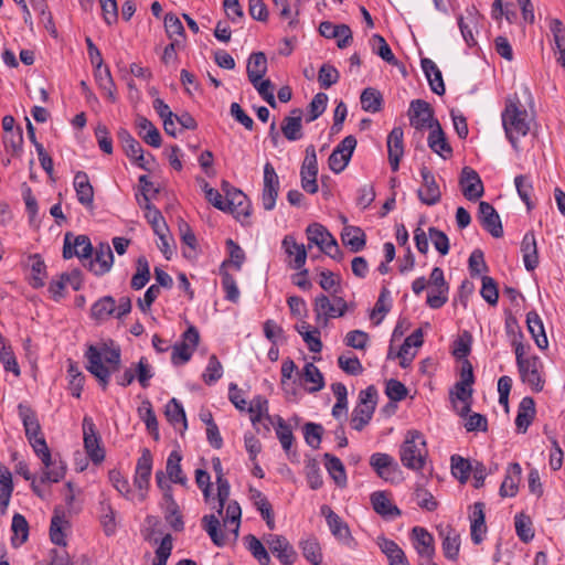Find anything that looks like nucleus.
Wrapping results in <instances>:
<instances>
[{"label":"nucleus","mask_w":565,"mask_h":565,"mask_svg":"<svg viewBox=\"0 0 565 565\" xmlns=\"http://www.w3.org/2000/svg\"><path fill=\"white\" fill-rule=\"evenodd\" d=\"M371 503L373 510L383 518H397L402 514L401 510L390 501L385 491L373 492Z\"/></svg>","instance_id":"obj_30"},{"label":"nucleus","mask_w":565,"mask_h":565,"mask_svg":"<svg viewBox=\"0 0 565 565\" xmlns=\"http://www.w3.org/2000/svg\"><path fill=\"white\" fill-rule=\"evenodd\" d=\"M343 245L350 248L351 252H361L366 244L364 232L358 226H345L341 233Z\"/></svg>","instance_id":"obj_37"},{"label":"nucleus","mask_w":565,"mask_h":565,"mask_svg":"<svg viewBox=\"0 0 565 565\" xmlns=\"http://www.w3.org/2000/svg\"><path fill=\"white\" fill-rule=\"evenodd\" d=\"M116 311V300L113 296H104L90 308V317L96 321H105Z\"/></svg>","instance_id":"obj_44"},{"label":"nucleus","mask_w":565,"mask_h":565,"mask_svg":"<svg viewBox=\"0 0 565 565\" xmlns=\"http://www.w3.org/2000/svg\"><path fill=\"white\" fill-rule=\"evenodd\" d=\"M535 414L536 409L534 399L530 396L524 397L519 405L515 418V426L520 433L524 434L527 430L529 426L535 418Z\"/></svg>","instance_id":"obj_28"},{"label":"nucleus","mask_w":565,"mask_h":565,"mask_svg":"<svg viewBox=\"0 0 565 565\" xmlns=\"http://www.w3.org/2000/svg\"><path fill=\"white\" fill-rule=\"evenodd\" d=\"M136 128L138 129L139 137L149 146L159 148L162 143V138L158 128L146 117L138 115L136 118Z\"/></svg>","instance_id":"obj_24"},{"label":"nucleus","mask_w":565,"mask_h":565,"mask_svg":"<svg viewBox=\"0 0 565 565\" xmlns=\"http://www.w3.org/2000/svg\"><path fill=\"white\" fill-rule=\"evenodd\" d=\"M431 290L427 294L426 303L431 309H439L448 301L450 286L445 279L444 270L440 267H434L429 279L427 280Z\"/></svg>","instance_id":"obj_4"},{"label":"nucleus","mask_w":565,"mask_h":565,"mask_svg":"<svg viewBox=\"0 0 565 565\" xmlns=\"http://www.w3.org/2000/svg\"><path fill=\"white\" fill-rule=\"evenodd\" d=\"M424 189L417 191V196L423 204L435 205L441 200V191L435 180L433 172L423 166L420 169Z\"/></svg>","instance_id":"obj_13"},{"label":"nucleus","mask_w":565,"mask_h":565,"mask_svg":"<svg viewBox=\"0 0 565 565\" xmlns=\"http://www.w3.org/2000/svg\"><path fill=\"white\" fill-rule=\"evenodd\" d=\"M414 548L420 559L433 558L435 555V545L433 535L424 527L415 526L412 530Z\"/></svg>","instance_id":"obj_20"},{"label":"nucleus","mask_w":565,"mask_h":565,"mask_svg":"<svg viewBox=\"0 0 565 565\" xmlns=\"http://www.w3.org/2000/svg\"><path fill=\"white\" fill-rule=\"evenodd\" d=\"M434 124L435 127L430 128L427 139L428 147L444 159H448L452 156V148L449 145L439 121H435Z\"/></svg>","instance_id":"obj_22"},{"label":"nucleus","mask_w":565,"mask_h":565,"mask_svg":"<svg viewBox=\"0 0 565 565\" xmlns=\"http://www.w3.org/2000/svg\"><path fill=\"white\" fill-rule=\"evenodd\" d=\"M95 79L103 92H105L107 98L111 102H116V85L110 74L108 66H96L95 67Z\"/></svg>","instance_id":"obj_43"},{"label":"nucleus","mask_w":565,"mask_h":565,"mask_svg":"<svg viewBox=\"0 0 565 565\" xmlns=\"http://www.w3.org/2000/svg\"><path fill=\"white\" fill-rule=\"evenodd\" d=\"M308 239L317 245L322 253H329V242L335 239L331 233L321 224L312 223L307 227Z\"/></svg>","instance_id":"obj_38"},{"label":"nucleus","mask_w":565,"mask_h":565,"mask_svg":"<svg viewBox=\"0 0 565 565\" xmlns=\"http://www.w3.org/2000/svg\"><path fill=\"white\" fill-rule=\"evenodd\" d=\"M356 147V139L354 136H347L332 151L328 159V164L334 173L342 172L349 164L353 151Z\"/></svg>","instance_id":"obj_6"},{"label":"nucleus","mask_w":565,"mask_h":565,"mask_svg":"<svg viewBox=\"0 0 565 565\" xmlns=\"http://www.w3.org/2000/svg\"><path fill=\"white\" fill-rule=\"evenodd\" d=\"M85 358L87 359V371L97 379L102 388L106 390L111 373L118 372L120 369V348H110L106 342H103L100 347L89 344Z\"/></svg>","instance_id":"obj_1"},{"label":"nucleus","mask_w":565,"mask_h":565,"mask_svg":"<svg viewBox=\"0 0 565 565\" xmlns=\"http://www.w3.org/2000/svg\"><path fill=\"white\" fill-rule=\"evenodd\" d=\"M18 411H19V416L22 419L24 430H25V437L28 438V440H31L32 438H36L40 435H43L38 416H36L35 412L30 406L19 404Z\"/></svg>","instance_id":"obj_31"},{"label":"nucleus","mask_w":565,"mask_h":565,"mask_svg":"<svg viewBox=\"0 0 565 565\" xmlns=\"http://www.w3.org/2000/svg\"><path fill=\"white\" fill-rule=\"evenodd\" d=\"M374 412V405L364 406L358 404L351 414L352 428L361 431L370 423Z\"/></svg>","instance_id":"obj_50"},{"label":"nucleus","mask_w":565,"mask_h":565,"mask_svg":"<svg viewBox=\"0 0 565 565\" xmlns=\"http://www.w3.org/2000/svg\"><path fill=\"white\" fill-rule=\"evenodd\" d=\"M313 311L316 313V320L319 323L321 320L323 321V326H327L330 318H339L337 315L335 306L333 305V300L330 299L327 295L320 294L316 297L313 303Z\"/></svg>","instance_id":"obj_34"},{"label":"nucleus","mask_w":565,"mask_h":565,"mask_svg":"<svg viewBox=\"0 0 565 565\" xmlns=\"http://www.w3.org/2000/svg\"><path fill=\"white\" fill-rule=\"evenodd\" d=\"M181 460H182V456L179 451H177V450L171 451L167 459L166 470H167L168 478L171 482L186 487L188 478L182 472V468H181V463H180Z\"/></svg>","instance_id":"obj_40"},{"label":"nucleus","mask_w":565,"mask_h":565,"mask_svg":"<svg viewBox=\"0 0 565 565\" xmlns=\"http://www.w3.org/2000/svg\"><path fill=\"white\" fill-rule=\"evenodd\" d=\"M74 189L78 202L88 207H93L94 188L89 182L88 174L85 171H77L74 177Z\"/></svg>","instance_id":"obj_23"},{"label":"nucleus","mask_w":565,"mask_h":565,"mask_svg":"<svg viewBox=\"0 0 565 565\" xmlns=\"http://www.w3.org/2000/svg\"><path fill=\"white\" fill-rule=\"evenodd\" d=\"M502 125L507 138L514 149H518V141L530 131V119L525 108L515 98H509L502 111Z\"/></svg>","instance_id":"obj_2"},{"label":"nucleus","mask_w":565,"mask_h":565,"mask_svg":"<svg viewBox=\"0 0 565 565\" xmlns=\"http://www.w3.org/2000/svg\"><path fill=\"white\" fill-rule=\"evenodd\" d=\"M302 431L307 445L313 449H319L324 431L322 425L308 422L302 426Z\"/></svg>","instance_id":"obj_59"},{"label":"nucleus","mask_w":565,"mask_h":565,"mask_svg":"<svg viewBox=\"0 0 565 565\" xmlns=\"http://www.w3.org/2000/svg\"><path fill=\"white\" fill-rule=\"evenodd\" d=\"M276 435L279 439L282 449L286 451L288 458L291 461H297V451L291 450L292 443L295 440L290 426L281 418L277 417Z\"/></svg>","instance_id":"obj_36"},{"label":"nucleus","mask_w":565,"mask_h":565,"mask_svg":"<svg viewBox=\"0 0 565 565\" xmlns=\"http://www.w3.org/2000/svg\"><path fill=\"white\" fill-rule=\"evenodd\" d=\"M143 209L146 210L145 217L156 234L169 233V227L161 212L153 204L145 203Z\"/></svg>","instance_id":"obj_51"},{"label":"nucleus","mask_w":565,"mask_h":565,"mask_svg":"<svg viewBox=\"0 0 565 565\" xmlns=\"http://www.w3.org/2000/svg\"><path fill=\"white\" fill-rule=\"evenodd\" d=\"M321 514L326 516L331 533L343 544L352 547L354 539L351 535L348 524L327 504L321 507Z\"/></svg>","instance_id":"obj_14"},{"label":"nucleus","mask_w":565,"mask_h":565,"mask_svg":"<svg viewBox=\"0 0 565 565\" xmlns=\"http://www.w3.org/2000/svg\"><path fill=\"white\" fill-rule=\"evenodd\" d=\"M515 531L519 536V539L524 542L529 543L534 537V530L532 527V521L531 518L525 515L523 512L515 515Z\"/></svg>","instance_id":"obj_60"},{"label":"nucleus","mask_w":565,"mask_h":565,"mask_svg":"<svg viewBox=\"0 0 565 565\" xmlns=\"http://www.w3.org/2000/svg\"><path fill=\"white\" fill-rule=\"evenodd\" d=\"M117 139L128 158L130 156H135L137 152H140V149L142 148L140 142L136 140L126 128L118 129Z\"/></svg>","instance_id":"obj_63"},{"label":"nucleus","mask_w":565,"mask_h":565,"mask_svg":"<svg viewBox=\"0 0 565 565\" xmlns=\"http://www.w3.org/2000/svg\"><path fill=\"white\" fill-rule=\"evenodd\" d=\"M246 548L259 562L260 565H269L270 557L264 544L253 534L244 537Z\"/></svg>","instance_id":"obj_53"},{"label":"nucleus","mask_w":565,"mask_h":565,"mask_svg":"<svg viewBox=\"0 0 565 565\" xmlns=\"http://www.w3.org/2000/svg\"><path fill=\"white\" fill-rule=\"evenodd\" d=\"M362 109L369 113H377L383 106V96L376 88L367 87L360 96Z\"/></svg>","instance_id":"obj_47"},{"label":"nucleus","mask_w":565,"mask_h":565,"mask_svg":"<svg viewBox=\"0 0 565 565\" xmlns=\"http://www.w3.org/2000/svg\"><path fill=\"white\" fill-rule=\"evenodd\" d=\"M152 471V455L148 448H143L137 460L134 484L140 491L147 490Z\"/></svg>","instance_id":"obj_19"},{"label":"nucleus","mask_w":565,"mask_h":565,"mask_svg":"<svg viewBox=\"0 0 565 565\" xmlns=\"http://www.w3.org/2000/svg\"><path fill=\"white\" fill-rule=\"evenodd\" d=\"M484 508L483 502H476L469 516L471 540L477 545L483 541V535L487 533Z\"/></svg>","instance_id":"obj_21"},{"label":"nucleus","mask_w":565,"mask_h":565,"mask_svg":"<svg viewBox=\"0 0 565 565\" xmlns=\"http://www.w3.org/2000/svg\"><path fill=\"white\" fill-rule=\"evenodd\" d=\"M459 186L462 195L469 201L479 200L483 193L484 188L478 172L471 167H463L459 177Z\"/></svg>","instance_id":"obj_9"},{"label":"nucleus","mask_w":565,"mask_h":565,"mask_svg":"<svg viewBox=\"0 0 565 565\" xmlns=\"http://www.w3.org/2000/svg\"><path fill=\"white\" fill-rule=\"evenodd\" d=\"M164 414H166L167 419L172 425L182 423L183 429H186L188 423H186L185 412L183 409L182 404L180 402H178L175 398H172L167 404Z\"/></svg>","instance_id":"obj_61"},{"label":"nucleus","mask_w":565,"mask_h":565,"mask_svg":"<svg viewBox=\"0 0 565 565\" xmlns=\"http://www.w3.org/2000/svg\"><path fill=\"white\" fill-rule=\"evenodd\" d=\"M29 259L32 262L30 285L35 289L42 288L46 277V265L40 254L30 255Z\"/></svg>","instance_id":"obj_46"},{"label":"nucleus","mask_w":565,"mask_h":565,"mask_svg":"<svg viewBox=\"0 0 565 565\" xmlns=\"http://www.w3.org/2000/svg\"><path fill=\"white\" fill-rule=\"evenodd\" d=\"M93 245L87 235L74 236L71 232L64 235L63 257L70 259L74 256L78 258H90L93 256Z\"/></svg>","instance_id":"obj_7"},{"label":"nucleus","mask_w":565,"mask_h":565,"mask_svg":"<svg viewBox=\"0 0 565 565\" xmlns=\"http://www.w3.org/2000/svg\"><path fill=\"white\" fill-rule=\"evenodd\" d=\"M279 192V179L271 163L264 167V188L262 203L266 211H271L276 205Z\"/></svg>","instance_id":"obj_11"},{"label":"nucleus","mask_w":565,"mask_h":565,"mask_svg":"<svg viewBox=\"0 0 565 565\" xmlns=\"http://www.w3.org/2000/svg\"><path fill=\"white\" fill-rule=\"evenodd\" d=\"M472 385L462 384V382H457L454 386V390L450 391V398L454 402V396L457 399L462 402V407L458 411V415L460 417H466L471 411V402H472Z\"/></svg>","instance_id":"obj_41"},{"label":"nucleus","mask_w":565,"mask_h":565,"mask_svg":"<svg viewBox=\"0 0 565 565\" xmlns=\"http://www.w3.org/2000/svg\"><path fill=\"white\" fill-rule=\"evenodd\" d=\"M408 116L411 125L417 130L424 128L430 129L435 127L434 122L438 121L434 118V109L430 104L423 99H414L411 102Z\"/></svg>","instance_id":"obj_8"},{"label":"nucleus","mask_w":565,"mask_h":565,"mask_svg":"<svg viewBox=\"0 0 565 565\" xmlns=\"http://www.w3.org/2000/svg\"><path fill=\"white\" fill-rule=\"evenodd\" d=\"M150 279L149 263L145 256H139L137 259V271L132 276L130 287L134 290L142 289Z\"/></svg>","instance_id":"obj_54"},{"label":"nucleus","mask_w":565,"mask_h":565,"mask_svg":"<svg viewBox=\"0 0 565 565\" xmlns=\"http://www.w3.org/2000/svg\"><path fill=\"white\" fill-rule=\"evenodd\" d=\"M420 64L429 83L430 89L435 94L443 96L446 92V88L441 72L439 71L437 65L430 58L427 57L422 58Z\"/></svg>","instance_id":"obj_29"},{"label":"nucleus","mask_w":565,"mask_h":565,"mask_svg":"<svg viewBox=\"0 0 565 565\" xmlns=\"http://www.w3.org/2000/svg\"><path fill=\"white\" fill-rule=\"evenodd\" d=\"M457 19L463 40L469 46H475L477 41L473 36L472 30L476 29L479 23V10L475 4H471L466 9V15L459 14Z\"/></svg>","instance_id":"obj_18"},{"label":"nucleus","mask_w":565,"mask_h":565,"mask_svg":"<svg viewBox=\"0 0 565 565\" xmlns=\"http://www.w3.org/2000/svg\"><path fill=\"white\" fill-rule=\"evenodd\" d=\"M300 548L303 557L312 565H320L322 562V551L319 541L311 536L300 542Z\"/></svg>","instance_id":"obj_49"},{"label":"nucleus","mask_w":565,"mask_h":565,"mask_svg":"<svg viewBox=\"0 0 565 565\" xmlns=\"http://www.w3.org/2000/svg\"><path fill=\"white\" fill-rule=\"evenodd\" d=\"M370 466L376 475L385 481L393 482L394 476L399 471L398 463L395 459L384 452H375L370 457Z\"/></svg>","instance_id":"obj_16"},{"label":"nucleus","mask_w":565,"mask_h":565,"mask_svg":"<svg viewBox=\"0 0 565 565\" xmlns=\"http://www.w3.org/2000/svg\"><path fill=\"white\" fill-rule=\"evenodd\" d=\"M247 411L252 414L250 420L254 425L260 422L264 416L271 423V417L268 415V401L264 396H255Z\"/></svg>","instance_id":"obj_58"},{"label":"nucleus","mask_w":565,"mask_h":565,"mask_svg":"<svg viewBox=\"0 0 565 565\" xmlns=\"http://www.w3.org/2000/svg\"><path fill=\"white\" fill-rule=\"evenodd\" d=\"M265 542L282 565H291L295 562L297 553L285 536L268 534Z\"/></svg>","instance_id":"obj_15"},{"label":"nucleus","mask_w":565,"mask_h":565,"mask_svg":"<svg viewBox=\"0 0 565 565\" xmlns=\"http://www.w3.org/2000/svg\"><path fill=\"white\" fill-rule=\"evenodd\" d=\"M300 376L306 383L313 384V386L308 388L310 393L319 392L324 387L323 375L312 362L306 363Z\"/></svg>","instance_id":"obj_48"},{"label":"nucleus","mask_w":565,"mask_h":565,"mask_svg":"<svg viewBox=\"0 0 565 565\" xmlns=\"http://www.w3.org/2000/svg\"><path fill=\"white\" fill-rule=\"evenodd\" d=\"M478 220L482 227L489 232L493 237L500 238L503 236V226L500 215L490 203L481 201L478 207Z\"/></svg>","instance_id":"obj_12"},{"label":"nucleus","mask_w":565,"mask_h":565,"mask_svg":"<svg viewBox=\"0 0 565 565\" xmlns=\"http://www.w3.org/2000/svg\"><path fill=\"white\" fill-rule=\"evenodd\" d=\"M281 132L289 141L301 139L303 135L301 117L286 116L281 122Z\"/></svg>","instance_id":"obj_52"},{"label":"nucleus","mask_w":565,"mask_h":565,"mask_svg":"<svg viewBox=\"0 0 565 565\" xmlns=\"http://www.w3.org/2000/svg\"><path fill=\"white\" fill-rule=\"evenodd\" d=\"M323 459L326 469L329 472L330 477L334 480L335 484L341 488L345 487L347 473L342 461L338 457L329 452H326L323 455Z\"/></svg>","instance_id":"obj_42"},{"label":"nucleus","mask_w":565,"mask_h":565,"mask_svg":"<svg viewBox=\"0 0 565 565\" xmlns=\"http://www.w3.org/2000/svg\"><path fill=\"white\" fill-rule=\"evenodd\" d=\"M377 545L386 555L390 565H409L404 551L393 540L381 536L377 539Z\"/></svg>","instance_id":"obj_27"},{"label":"nucleus","mask_w":565,"mask_h":565,"mask_svg":"<svg viewBox=\"0 0 565 565\" xmlns=\"http://www.w3.org/2000/svg\"><path fill=\"white\" fill-rule=\"evenodd\" d=\"M526 326L530 334L535 341V344L542 350L546 349L548 345V341L545 334L542 319L540 318L536 311L532 310L527 312Z\"/></svg>","instance_id":"obj_33"},{"label":"nucleus","mask_w":565,"mask_h":565,"mask_svg":"<svg viewBox=\"0 0 565 565\" xmlns=\"http://www.w3.org/2000/svg\"><path fill=\"white\" fill-rule=\"evenodd\" d=\"M94 259L89 262V270L96 276L108 273L114 263V254L107 242L99 243L94 249Z\"/></svg>","instance_id":"obj_17"},{"label":"nucleus","mask_w":565,"mask_h":565,"mask_svg":"<svg viewBox=\"0 0 565 565\" xmlns=\"http://www.w3.org/2000/svg\"><path fill=\"white\" fill-rule=\"evenodd\" d=\"M84 448L89 459L99 465L105 459V449L100 446V437L90 417L83 419Z\"/></svg>","instance_id":"obj_5"},{"label":"nucleus","mask_w":565,"mask_h":565,"mask_svg":"<svg viewBox=\"0 0 565 565\" xmlns=\"http://www.w3.org/2000/svg\"><path fill=\"white\" fill-rule=\"evenodd\" d=\"M246 71L250 83L259 82L267 72V57L265 53H252L247 62Z\"/></svg>","instance_id":"obj_35"},{"label":"nucleus","mask_w":565,"mask_h":565,"mask_svg":"<svg viewBox=\"0 0 565 565\" xmlns=\"http://www.w3.org/2000/svg\"><path fill=\"white\" fill-rule=\"evenodd\" d=\"M427 457V445L423 434L409 430L399 448V459L411 470H422Z\"/></svg>","instance_id":"obj_3"},{"label":"nucleus","mask_w":565,"mask_h":565,"mask_svg":"<svg viewBox=\"0 0 565 565\" xmlns=\"http://www.w3.org/2000/svg\"><path fill=\"white\" fill-rule=\"evenodd\" d=\"M202 526L216 546H224L227 537L221 529V523L214 514L204 515L202 518Z\"/></svg>","instance_id":"obj_45"},{"label":"nucleus","mask_w":565,"mask_h":565,"mask_svg":"<svg viewBox=\"0 0 565 565\" xmlns=\"http://www.w3.org/2000/svg\"><path fill=\"white\" fill-rule=\"evenodd\" d=\"M100 524L107 536L113 535L116 532V519L115 511L109 502H100Z\"/></svg>","instance_id":"obj_62"},{"label":"nucleus","mask_w":565,"mask_h":565,"mask_svg":"<svg viewBox=\"0 0 565 565\" xmlns=\"http://www.w3.org/2000/svg\"><path fill=\"white\" fill-rule=\"evenodd\" d=\"M521 252L523 255L524 266L529 271L534 270L539 266V253L536 239L533 232H527L521 243Z\"/></svg>","instance_id":"obj_32"},{"label":"nucleus","mask_w":565,"mask_h":565,"mask_svg":"<svg viewBox=\"0 0 565 565\" xmlns=\"http://www.w3.org/2000/svg\"><path fill=\"white\" fill-rule=\"evenodd\" d=\"M226 203L228 204L226 212L233 214L237 220H241V217H249L250 203L246 194L239 189L230 194V198L226 199Z\"/></svg>","instance_id":"obj_26"},{"label":"nucleus","mask_w":565,"mask_h":565,"mask_svg":"<svg viewBox=\"0 0 565 565\" xmlns=\"http://www.w3.org/2000/svg\"><path fill=\"white\" fill-rule=\"evenodd\" d=\"M522 469L520 463L512 462L507 468V473L500 487V495L502 498L505 497H515L519 490V483L521 480Z\"/></svg>","instance_id":"obj_25"},{"label":"nucleus","mask_w":565,"mask_h":565,"mask_svg":"<svg viewBox=\"0 0 565 565\" xmlns=\"http://www.w3.org/2000/svg\"><path fill=\"white\" fill-rule=\"evenodd\" d=\"M282 247L289 256L295 255L294 262L290 264V266L294 269H301L305 266L307 259V250L305 245L298 244L294 236L287 235L282 239Z\"/></svg>","instance_id":"obj_39"},{"label":"nucleus","mask_w":565,"mask_h":565,"mask_svg":"<svg viewBox=\"0 0 565 565\" xmlns=\"http://www.w3.org/2000/svg\"><path fill=\"white\" fill-rule=\"evenodd\" d=\"M305 470L309 487L312 490L320 489L323 484V480L318 461L315 458L308 459Z\"/></svg>","instance_id":"obj_64"},{"label":"nucleus","mask_w":565,"mask_h":565,"mask_svg":"<svg viewBox=\"0 0 565 565\" xmlns=\"http://www.w3.org/2000/svg\"><path fill=\"white\" fill-rule=\"evenodd\" d=\"M0 362L8 372L15 376L20 375V367L10 345H7L6 339L0 334Z\"/></svg>","instance_id":"obj_55"},{"label":"nucleus","mask_w":565,"mask_h":565,"mask_svg":"<svg viewBox=\"0 0 565 565\" xmlns=\"http://www.w3.org/2000/svg\"><path fill=\"white\" fill-rule=\"evenodd\" d=\"M140 417L143 419L147 429L153 435L156 440L159 439L158 420L149 399L142 402L138 408Z\"/></svg>","instance_id":"obj_57"},{"label":"nucleus","mask_w":565,"mask_h":565,"mask_svg":"<svg viewBox=\"0 0 565 565\" xmlns=\"http://www.w3.org/2000/svg\"><path fill=\"white\" fill-rule=\"evenodd\" d=\"M450 461L452 476L457 478L460 483H466L472 470L470 461L459 455H452Z\"/></svg>","instance_id":"obj_56"},{"label":"nucleus","mask_w":565,"mask_h":565,"mask_svg":"<svg viewBox=\"0 0 565 565\" xmlns=\"http://www.w3.org/2000/svg\"><path fill=\"white\" fill-rule=\"evenodd\" d=\"M541 367L542 363L536 355L529 358L526 361H523L521 366H518L521 381L529 384L536 393L543 391L545 384V380L540 373Z\"/></svg>","instance_id":"obj_10"}]
</instances>
